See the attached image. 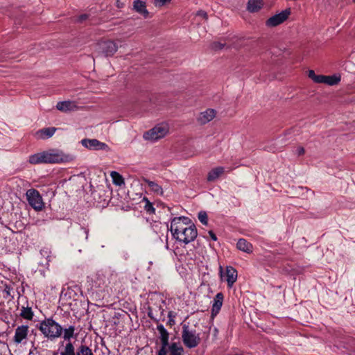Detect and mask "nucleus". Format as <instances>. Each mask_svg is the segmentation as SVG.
Listing matches in <instances>:
<instances>
[{
    "instance_id": "43",
    "label": "nucleus",
    "mask_w": 355,
    "mask_h": 355,
    "mask_svg": "<svg viewBox=\"0 0 355 355\" xmlns=\"http://www.w3.org/2000/svg\"><path fill=\"white\" fill-rule=\"evenodd\" d=\"M87 18V15H80L79 17L78 21H83L85 20Z\"/></svg>"
},
{
    "instance_id": "28",
    "label": "nucleus",
    "mask_w": 355,
    "mask_h": 355,
    "mask_svg": "<svg viewBox=\"0 0 355 355\" xmlns=\"http://www.w3.org/2000/svg\"><path fill=\"white\" fill-rule=\"evenodd\" d=\"M76 355H94L92 349L87 345H81L77 349Z\"/></svg>"
},
{
    "instance_id": "2",
    "label": "nucleus",
    "mask_w": 355,
    "mask_h": 355,
    "mask_svg": "<svg viewBox=\"0 0 355 355\" xmlns=\"http://www.w3.org/2000/svg\"><path fill=\"white\" fill-rule=\"evenodd\" d=\"M39 329L48 339L53 340L61 336L63 329L53 318H46L40 322Z\"/></svg>"
},
{
    "instance_id": "25",
    "label": "nucleus",
    "mask_w": 355,
    "mask_h": 355,
    "mask_svg": "<svg viewBox=\"0 0 355 355\" xmlns=\"http://www.w3.org/2000/svg\"><path fill=\"white\" fill-rule=\"evenodd\" d=\"M20 315L26 320H32L33 318V312L32 311V309L28 306H22L21 309Z\"/></svg>"
},
{
    "instance_id": "8",
    "label": "nucleus",
    "mask_w": 355,
    "mask_h": 355,
    "mask_svg": "<svg viewBox=\"0 0 355 355\" xmlns=\"http://www.w3.org/2000/svg\"><path fill=\"white\" fill-rule=\"evenodd\" d=\"M291 14L290 9H286L281 12L270 17L266 22L268 27H275L285 21Z\"/></svg>"
},
{
    "instance_id": "17",
    "label": "nucleus",
    "mask_w": 355,
    "mask_h": 355,
    "mask_svg": "<svg viewBox=\"0 0 355 355\" xmlns=\"http://www.w3.org/2000/svg\"><path fill=\"white\" fill-rule=\"evenodd\" d=\"M157 329L159 334L162 346H169V334L163 324H159L157 326Z\"/></svg>"
},
{
    "instance_id": "5",
    "label": "nucleus",
    "mask_w": 355,
    "mask_h": 355,
    "mask_svg": "<svg viewBox=\"0 0 355 355\" xmlns=\"http://www.w3.org/2000/svg\"><path fill=\"white\" fill-rule=\"evenodd\" d=\"M44 163L54 164L61 162H69L73 159L69 155H65L59 150H49L44 151Z\"/></svg>"
},
{
    "instance_id": "30",
    "label": "nucleus",
    "mask_w": 355,
    "mask_h": 355,
    "mask_svg": "<svg viewBox=\"0 0 355 355\" xmlns=\"http://www.w3.org/2000/svg\"><path fill=\"white\" fill-rule=\"evenodd\" d=\"M194 257H195V254H194L193 252H187L186 254H184V252L181 253L180 254L179 259L180 261H182L184 262H187V261L189 262L190 261L193 260Z\"/></svg>"
},
{
    "instance_id": "45",
    "label": "nucleus",
    "mask_w": 355,
    "mask_h": 355,
    "mask_svg": "<svg viewBox=\"0 0 355 355\" xmlns=\"http://www.w3.org/2000/svg\"><path fill=\"white\" fill-rule=\"evenodd\" d=\"M353 1L355 3V0H353Z\"/></svg>"
},
{
    "instance_id": "7",
    "label": "nucleus",
    "mask_w": 355,
    "mask_h": 355,
    "mask_svg": "<svg viewBox=\"0 0 355 355\" xmlns=\"http://www.w3.org/2000/svg\"><path fill=\"white\" fill-rule=\"evenodd\" d=\"M96 46L98 52L105 57L112 56L118 50L117 44L112 40L98 42Z\"/></svg>"
},
{
    "instance_id": "9",
    "label": "nucleus",
    "mask_w": 355,
    "mask_h": 355,
    "mask_svg": "<svg viewBox=\"0 0 355 355\" xmlns=\"http://www.w3.org/2000/svg\"><path fill=\"white\" fill-rule=\"evenodd\" d=\"M28 334V326L21 325L15 329L13 341L17 344L25 343Z\"/></svg>"
},
{
    "instance_id": "27",
    "label": "nucleus",
    "mask_w": 355,
    "mask_h": 355,
    "mask_svg": "<svg viewBox=\"0 0 355 355\" xmlns=\"http://www.w3.org/2000/svg\"><path fill=\"white\" fill-rule=\"evenodd\" d=\"M340 81V78L336 75L325 76L324 84L328 85H336Z\"/></svg>"
},
{
    "instance_id": "16",
    "label": "nucleus",
    "mask_w": 355,
    "mask_h": 355,
    "mask_svg": "<svg viewBox=\"0 0 355 355\" xmlns=\"http://www.w3.org/2000/svg\"><path fill=\"white\" fill-rule=\"evenodd\" d=\"M56 131L55 128H46L37 131L35 134V137L37 139H46L51 137Z\"/></svg>"
},
{
    "instance_id": "26",
    "label": "nucleus",
    "mask_w": 355,
    "mask_h": 355,
    "mask_svg": "<svg viewBox=\"0 0 355 355\" xmlns=\"http://www.w3.org/2000/svg\"><path fill=\"white\" fill-rule=\"evenodd\" d=\"M60 355H76L74 346L70 341L65 345Z\"/></svg>"
},
{
    "instance_id": "31",
    "label": "nucleus",
    "mask_w": 355,
    "mask_h": 355,
    "mask_svg": "<svg viewBox=\"0 0 355 355\" xmlns=\"http://www.w3.org/2000/svg\"><path fill=\"white\" fill-rule=\"evenodd\" d=\"M172 0H153L155 7L160 8L170 3Z\"/></svg>"
},
{
    "instance_id": "13",
    "label": "nucleus",
    "mask_w": 355,
    "mask_h": 355,
    "mask_svg": "<svg viewBox=\"0 0 355 355\" xmlns=\"http://www.w3.org/2000/svg\"><path fill=\"white\" fill-rule=\"evenodd\" d=\"M223 295L222 293H218L214 298L212 307H211V317L214 318L219 313L223 302Z\"/></svg>"
},
{
    "instance_id": "22",
    "label": "nucleus",
    "mask_w": 355,
    "mask_h": 355,
    "mask_svg": "<svg viewBox=\"0 0 355 355\" xmlns=\"http://www.w3.org/2000/svg\"><path fill=\"white\" fill-rule=\"evenodd\" d=\"M169 355H184L183 347L177 343H172L168 346Z\"/></svg>"
},
{
    "instance_id": "21",
    "label": "nucleus",
    "mask_w": 355,
    "mask_h": 355,
    "mask_svg": "<svg viewBox=\"0 0 355 355\" xmlns=\"http://www.w3.org/2000/svg\"><path fill=\"white\" fill-rule=\"evenodd\" d=\"M262 6V0H249L247 8L250 12H255L259 11Z\"/></svg>"
},
{
    "instance_id": "20",
    "label": "nucleus",
    "mask_w": 355,
    "mask_h": 355,
    "mask_svg": "<svg viewBox=\"0 0 355 355\" xmlns=\"http://www.w3.org/2000/svg\"><path fill=\"white\" fill-rule=\"evenodd\" d=\"M144 181L148 184L150 191L156 195L162 196L164 191L162 187L159 185L157 182L150 181L148 179H144Z\"/></svg>"
},
{
    "instance_id": "4",
    "label": "nucleus",
    "mask_w": 355,
    "mask_h": 355,
    "mask_svg": "<svg viewBox=\"0 0 355 355\" xmlns=\"http://www.w3.org/2000/svg\"><path fill=\"white\" fill-rule=\"evenodd\" d=\"M169 131L168 125L166 123H160L144 134V139L146 141H156L164 137Z\"/></svg>"
},
{
    "instance_id": "19",
    "label": "nucleus",
    "mask_w": 355,
    "mask_h": 355,
    "mask_svg": "<svg viewBox=\"0 0 355 355\" xmlns=\"http://www.w3.org/2000/svg\"><path fill=\"white\" fill-rule=\"evenodd\" d=\"M237 248L246 253L252 252V245L244 239H240L236 243Z\"/></svg>"
},
{
    "instance_id": "35",
    "label": "nucleus",
    "mask_w": 355,
    "mask_h": 355,
    "mask_svg": "<svg viewBox=\"0 0 355 355\" xmlns=\"http://www.w3.org/2000/svg\"><path fill=\"white\" fill-rule=\"evenodd\" d=\"M325 76L324 75H317L315 78L313 80V82L315 83H324V84Z\"/></svg>"
},
{
    "instance_id": "12",
    "label": "nucleus",
    "mask_w": 355,
    "mask_h": 355,
    "mask_svg": "<svg viewBox=\"0 0 355 355\" xmlns=\"http://www.w3.org/2000/svg\"><path fill=\"white\" fill-rule=\"evenodd\" d=\"M224 277L229 288H232L237 279V271L232 266H227Z\"/></svg>"
},
{
    "instance_id": "23",
    "label": "nucleus",
    "mask_w": 355,
    "mask_h": 355,
    "mask_svg": "<svg viewBox=\"0 0 355 355\" xmlns=\"http://www.w3.org/2000/svg\"><path fill=\"white\" fill-rule=\"evenodd\" d=\"M28 161L32 164H39L44 163V152L35 153L29 156Z\"/></svg>"
},
{
    "instance_id": "29",
    "label": "nucleus",
    "mask_w": 355,
    "mask_h": 355,
    "mask_svg": "<svg viewBox=\"0 0 355 355\" xmlns=\"http://www.w3.org/2000/svg\"><path fill=\"white\" fill-rule=\"evenodd\" d=\"M75 328L73 326H69L68 328L63 329L64 331L63 338L69 340L73 338L74 334Z\"/></svg>"
},
{
    "instance_id": "15",
    "label": "nucleus",
    "mask_w": 355,
    "mask_h": 355,
    "mask_svg": "<svg viewBox=\"0 0 355 355\" xmlns=\"http://www.w3.org/2000/svg\"><path fill=\"white\" fill-rule=\"evenodd\" d=\"M77 107L76 103L71 101H60L56 105V108L64 112L75 110Z\"/></svg>"
},
{
    "instance_id": "10",
    "label": "nucleus",
    "mask_w": 355,
    "mask_h": 355,
    "mask_svg": "<svg viewBox=\"0 0 355 355\" xmlns=\"http://www.w3.org/2000/svg\"><path fill=\"white\" fill-rule=\"evenodd\" d=\"M81 144L84 147L90 150H104L107 147L106 144L96 139H85L81 141Z\"/></svg>"
},
{
    "instance_id": "3",
    "label": "nucleus",
    "mask_w": 355,
    "mask_h": 355,
    "mask_svg": "<svg viewBox=\"0 0 355 355\" xmlns=\"http://www.w3.org/2000/svg\"><path fill=\"white\" fill-rule=\"evenodd\" d=\"M182 339L184 345L189 349L196 347L200 343V334L187 324L182 327Z\"/></svg>"
},
{
    "instance_id": "37",
    "label": "nucleus",
    "mask_w": 355,
    "mask_h": 355,
    "mask_svg": "<svg viewBox=\"0 0 355 355\" xmlns=\"http://www.w3.org/2000/svg\"><path fill=\"white\" fill-rule=\"evenodd\" d=\"M168 324L171 326H173V324H175V320L173 319L174 315H173V313L172 311L168 312Z\"/></svg>"
},
{
    "instance_id": "42",
    "label": "nucleus",
    "mask_w": 355,
    "mask_h": 355,
    "mask_svg": "<svg viewBox=\"0 0 355 355\" xmlns=\"http://www.w3.org/2000/svg\"><path fill=\"white\" fill-rule=\"evenodd\" d=\"M197 15L198 16H201V17H203L205 18H207V15L205 12L202 11V10H200L197 12Z\"/></svg>"
},
{
    "instance_id": "39",
    "label": "nucleus",
    "mask_w": 355,
    "mask_h": 355,
    "mask_svg": "<svg viewBox=\"0 0 355 355\" xmlns=\"http://www.w3.org/2000/svg\"><path fill=\"white\" fill-rule=\"evenodd\" d=\"M316 74L315 73L314 71L313 70H309L308 71V76L311 79V80H314L316 77Z\"/></svg>"
},
{
    "instance_id": "1",
    "label": "nucleus",
    "mask_w": 355,
    "mask_h": 355,
    "mask_svg": "<svg viewBox=\"0 0 355 355\" xmlns=\"http://www.w3.org/2000/svg\"><path fill=\"white\" fill-rule=\"evenodd\" d=\"M170 230L176 241L184 244L193 241L198 236L195 225L185 216L174 218L171 222Z\"/></svg>"
},
{
    "instance_id": "36",
    "label": "nucleus",
    "mask_w": 355,
    "mask_h": 355,
    "mask_svg": "<svg viewBox=\"0 0 355 355\" xmlns=\"http://www.w3.org/2000/svg\"><path fill=\"white\" fill-rule=\"evenodd\" d=\"M168 346H161L157 355H167V347Z\"/></svg>"
},
{
    "instance_id": "14",
    "label": "nucleus",
    "mask_w": 355,
    "mask_h": 355,
    "mask_svg": "<svg viewBox=\"0 0 355 355\" xmlns=\"http://www.w3.org/2000/svg\"><path fill=\"white\" fill-rule=\"evenodd\" d=\"M216 111L214 109H207L202 112L198 117V121L200 124H206L215 118Z\"/></svg>"
},
{
    "instance_id": "34",
    "label": "nucleus",
    "mask_w": 355,
    "mask_h": 355,
    "mask_svg": "<svg viewBox=\"0 0 355 355\" xmlns=\"http://www.w3.org/2000/svg\"><path fill=\"white\" fill-rule=\"evenodd\" d=\"M145 210L147 212H148L149 214H151L155 211V208L153 207V205L149 201H147V202L145 205Z\"/></svg>"
},
{
    "instance_id": "44",
    "label": "nucleus",
    "mask_w": 355,
    "mask_h": 355,
    "mask_svg": "<svg viewBox=\"0 0 355 355\" xmlns=\"http://www.w3.org/2000/svg\"><path fill=\"white\" fill-rule=\"evenodd\" d=\"M220 274H222V267H220Z\"/></svg>"
},
{
    "instance_id": "32",
    "label": "nucleus",
    "mask_w": 355,
    "mask_h": 355,
    "mask_svg": "<svg viewBox=\"0 0 355 355\" xmlns=\"http://www.w3.org/2000/svg\"><path fill=\"white\" fill-rule=\"evenodd\" d=\"M198 219L203 225H207V215L205 211H200L198 214Z\"/></svg>"
},
{
    "instance_id": "38",
    "label": "nucleus",
    "mask_w": 355,
    "mask_h": 355,
    "mask_svg": "<svg viewBox=\"0 0 355 355\" xmlns=\"http://www.w3.org/2000/svg\"><path fill=\"white\" fill-rule=\"evenodd\" d=\"M305 153V150L302 146H298L295 150V154L298 156L304 155Z\"/></svg>"
},
{
    "instance_id": "18",
    "label": "nucleus",
    "mask_w": 355,
    "mask_h": 355,
    "mask_svg": "<svg viewBox=\"0 0 355 355\" xmlns=\"http://www.w3.org/2000/svg\"><path fill=\"white\" fill-rule=\"evenodd\" d=\"M133 8L145 18L148 16L149 12L146 9V4L144 1L141 0H135L133 2Z\"/></svg>"
},
{
    "instance_id": "41",
    "label": "nucleus",
    "mask_w": 355,
    "mask_h": 355,
    "mask_svg": "<svg viewBox=\"0 0 355 355\" xmlns=\"http://www.w3.org/2000/svg\"><path fill=\"white\" fill-rule=\"evenodd\" d=\"M209 234L211 239L213 241H216L217 240V237H216V234L214 233L213 231H211V230L209 231Z\"/></svg>"
},
{
    "instance_id": "40",
    "label": "nucleus",
    "mask_w": 355,
    "mask_h": 355,
    "mask_svg": "<svg viewBox=\"0 0 355 355\" xmlns=\"http://www.w3.org/2000/svg\"><path fill=\"white\" fill-rule=\"evenodd\" d=\"M116 6L118 8H122L124 6V3L123 2H121L120 0H116Z\"/></svg>"
},
{
    "instance_id": "24",
    "label": "nucleus",
    "mask_w": 355,
    "mask_h": 355,
    "mask_svg": "<svg viewBox=\"0 0 355 355\" xmlns=\"http://www.w3.org/2000/svg\"><path fill=\"white\" fill-rule=\"evenodd\" d=\"M110 176L112 179V182L116 186H122L125 184L124 179L121 175L116 171H112L110 173Z\"/></svg>"
},
{
    "instance_id": "33",
    "label": "nucleus",
    "mask_w": 355,
    "mask_h": 355,
    "mask_svg": "<svg viewBox=\"0 0 355 355\" xmlns=\"http://www.w3.org/2000/svg\"><path fill=\"white\" fill-rule=\"evenodd\" d=\"M225 46V43H222L221 42H214L211 44V49L218 51L223 49Z\"/></svg>"
},
{
    "instance_id": "6",
    "label": "nucleus",
    "mask_w": 355,
    "mask_h": 355,
    "mask_svg": "<svg viewBox=\"0 0 355 355\" xmlns=\"http://www.w3.org/2000/svg\"><path fill=\"white\" fill-rule=\"evenodd\" d=\"M28 204L35 210H42L44 207L42 198L39 191L35 189H28L26 193Z\"/></svg>"
},
{
    "instance_id": "11",
    "label": "nucleus",
    "mask_w": 355,
    "mask_h": 355,
    "mask_svg": "<svg viewBox=\"0 0 355 355\" xmlns=\"http://www.w3.org/2000/svg\"><path fill=\"white\" fill-rule=\"evenodd\" d=\"M232 168H227V170L223 166H217L213 168L207 175V180L208 182H214L223 175L225 172L230 173Z\"/></svg>"
}]
</instances>
